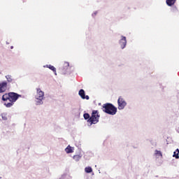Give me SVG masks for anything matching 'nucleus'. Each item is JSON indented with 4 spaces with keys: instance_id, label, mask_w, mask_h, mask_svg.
Here are the masks:
<instances>
[{
    "instance_id": "obj_5",
    "label": "nucleus",
    "mask_w": 179,
    "mask_h": 179,
    "mask_svg": "<svg viewBox=\"0 0 179 179\" xmlns=\"http://www.w3.org/2000/svg\"><path fill=\"white\" fill-rule=\"evenodd\" d=\"M36 99L37 100H40L41 103L44 99V92H43L40 88H36Z\"/></svg>"
},
{
    "instance_id": "obj_8",
    "label": "nucleus",
    "mask_w": 179,
    "mask_h": 179,
    "mask_svg": "<svg viewBox=\"0 0 179 179\" xmlns=\"http://www.w3.org/2000/svg\"><path fill=\"white\" fill-rule=\"evenodd\" d=\"M78 94L81 97V99H86V100H89V99H90L88 95L86 96L85 94V90H80L78 92Z\"/></svg>"
},
{
    "instance_id": "obj_16",
    "label": "nucleus",
    "mask_w": 179,
    "mask_h": 179,
    "mask_svg": "<svg viewBox=\"0 0 179 179\" xmlns=\"http://www.w3.org/2000/svg\"><path fill=\"white\" fill-rule=\"evenodd\" d=\"M155 155L156 156H161V157H163V154H162V152L159 150H156Z\"/></svg>"
},
{
    "instance_id": "obj_6",
    "label": "nucleus",
    "mask_w": 179,
    "mask_h": 179,
    "mask_svg": "<svg viewBox=\"0 0 179 179\" xmlns=\"http://www.w3.org/2000/svg\"><path fill=\"white\" fill-rule=\"evenodd\" d=\"M7 89H8V83L6 81L0 83V93H5Z\"/></svg>"
},
{
    "instance_id": "obj_2",
    "label": "nucleus",
    "mask_w": 179,
    "mask_h": 179,
    "mask_svg": "<svg viewBox=\"0 0 179 179\" xmlns=\"http://www.w3.org/2000/svg\"><path fill=\"white\" fill-rule=\"evenodd\" d=\"M83 117L85 120H88L87 122H90V125L97 124V122H99V120H100V115H99V111L97 110H92L91 117L89 113H85Z\"/></svg>"
},
{
    "instance_id": "obj_12",
    "label": "nucleus",
    "mask_w": 179,
    "mask_h": 179,
    "mask_svg": "<svg viewBox=\"0 0 179 179\" xmlns=\"http://www.w3.org/2000/svg\"><path fill=\"white\" fill-rule=\"evenodd\" d=\"M66 153H73V150H72V147L71 146H67V148H66Z\"/></svg>"
},
{
    "instance_id": "obj_13",
    "label": "nucleus",
    "mask_w": 179,
    "mask_h": 179,
    "mask_svg": "<svg viewBox=\"0 0 179 179\" xmlns=\"http://www.w3.org/2000/svg\"><path fill=\"white\" fill-rule=\"evenodd\" d=\"M82 157H80V155H74L73 157V159L76 161V162H79L80 160Z\"/></svg>"
},
{
    "instance_id": "obj_4",
    "label": "nucleus",
    "mask_w": 179,
    "mask_h": 179,
    "mask_svg": "<svg viewBox=\"0 0 179 179\" xmlns=\"http://www.w3.org/2000/svg\"><path fill=\"white\" fill-rule=\"evenodd\" d=\"M117 104L118 110H124L127 106V101H125V99L122 96H120L117 100Z\"/></svg>"
},
{
    "instance_id": "obj_9",
    "label": "nucleus",
    "mask_w": 179,
    "mask_h": 179,
    "mask_svg": "<svg viewBox=\"0 0 179 179\" xmlns=\"http://www.w3.org/2000/svg\"><path fill=\"white\" fill-rule=\"evenodd\" d=\"M176 2H177V0H166V3L168 6H173V5H174V3H176Z\"/></svg>"
},
{
    "instance_id": "obj_1",
    "label": "nucleus",
    "mask_w": 179,
    "mask_h": 179,
    "mask_svg": "<svg viewBox=\"0 0 179 179\" xmlns=\"http://www.w3.org/2000/svg\"><path fill=\"white\" fill-rule=\"evenodd\" d=\"M19 97H22V95L15 92H8L2 96V100L3 101H5L4 106L9 108L15 104Z\"/></svg>"
},
{
    "instance_id": "obj_14",
    "label": "nucleus",
    "mask_w": 179,
    "mask_h": 179,
    "mask_svg": "<svg viewBox=\"0 0 179 179\" xmlns=\"http://www.w3.org/2000/svg\"><path fill=\"white\" fill-rule=\"evenodd\" d=\"M178 154H179V150L177 149V150H176V152H173V157H176V159H179Z\"/></svg>"
},
{
    "instance_id": "obj_17",
    "label": "nucleus",
    "mask_w": 179,
    "mask_h": 179,
    "mask_svg": "<svg viewBox=\"0 0 179 179\" xmlns=\"http://www.w3.org/2000/svg\"><path fill=\"white\" fill-rule=\"evenodd\" d=\"M1 117L4 121H6V120H8V117H6V115L5 113L1 114Z\"/></svg>"
},
{
    "instance_id": "obj_11",
    "label": "nucleus",
    "mask_w": 179,
    "mask_h": 179,
    "mask_svg": "<svg viewBox=\"0 0 179 179\" xmlns=\"http://www.w3.org/2000/svg\"><path fill=\"white\" fill-rule=\"evenodd\" d=\"M48 68H49V69H50L51 71H52L55 73V75H57V69H55V67L54 66L52 65H49L48 66Z\"/></svg>"
},
{
    "instance_id": "obj_3",
    "label": "nucleus",
    "mask_w": 179,
    "mask_h": 179,
    "mask_svg": "<svg viewBox=\"0 0 179 179\" xmlns=\"http://www.w3.org/2000/svg\"><path fill=\"white\" fill-rule=\"evenodd\" d=\"M103 113L109 114V115H115L117 114V108L113 103H105L102 106Z\"/></svg>"
},
{
    "instance_id": "obj_7",
    "label": "nucleus",
    "mask_w": 179,
    "mask_h": 179,
    "mask_svg": "<svg viewBox=\"0 0 179 179\" xmlns=\"http://www.w3.org/2000/svg\"><path fill=\"white\" fill-rule=\"evenodd\" d=\"M120 47L122 50L127 45V37L122 36L120 41Z\"/></svg>"
},
{
    "instance_id": "obj_15",
    "label": "nucleus",
    "mask_w": 179,
    "mask_h": 179,
    "mask_svg": "<svg viewBox=\"0 0 179 179\" xmlns=\"http://www.w3.org/2000/svg\"><path fill=\"white\" fill-rule=\"evenodd\" d=\"M85 173H92V171H93V169H92V167L88 166L85 168Z\"/></svg>"
},
{
    "instance_id": "obj_10",
    "label": "nucleus",
    "mask_w": 179,
    "mask_h": 179,
    "mask_svg": "<svg viewBox=\"0 0 179 179\" xmlns=\"http://www.w3.org/2000/svg\"><path fill=\"white\" fill-rule=\"evenodd\" d=\"M6 79H7V82H8V83H12V82H13V78L10 75L6 76Z\"/></svg>"
}]
</instances>
